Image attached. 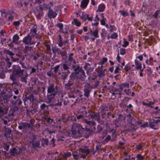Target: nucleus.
I'll return each instance as SVG.
<instances>
[{
    "label": "nucleus",
    "instance_id": "79ce46f5",
    "mask_svg": "<svg viewBox=\"0 0 160 160\" xmlns=\"http://www.w3.org/2000/svg\"><path fill=\"white\" fill-rule=\"evenodd\" d=\"M40 142L38 141H37L36 142H33V143H32L33 147L34 148H39L40 147Z\"/></svg>",
    "mask_w": 160,
    "mask_h": 160
},
{
    "label": "nucleus",
    "instance_id": "de8ad7c7",
    "mask_svg": "<svg viewBox=\"0 0 160 160\" xmlns=\"http://www.w3.org/2000/svg\"><path fill=\"white\" fill-rule=\"evenodd\" d=\"M84 122L89 126H92V125L95 124V122L94 121H88V120L85 119L84 120Z\"/></svg>",
    "mask_w": 160,
    "mask_h": 160
},
{
    "label": "nucleus",
    "instance_id": "c756f323",
    "mask_svg": "<svg viewBox=\"0 0 160 160\" xmlns=\"http://www.w3.org/2000/svg\"><path fill=\"white\" fill-rule=\"evenodd\" d=\"M46 48L45 51V53L49 55H51V46L49 44H47L45 45Z\"/></svg>",
    "mask_w": 160,
    "mask_h": 160
},
{
    "label": "nucleus",
    "instance_id": "69168bd1",
    "mask_svg": "<svg viewBox=\"0 0 160 160\" xmlns=\"http://www.w3.org/2000/svg\"><path fill=\"white\" fill-rule=\"evenodd\" d=\"M59 55H61L62 57L64 58V57H65L66 55H67V52H66L64 51H62V52L60 51V52L59 53Z\"/></svg>",
    "mask_w": 160,
    "mask_h": 160
},
{
    "label": "nucleus",
    "instance_id": "393cba45",
    "mask_svg": "<svg viewBox=\"0 0 160 160\" xmlns=\"http://www.w3.org/2000/svg\"><path fill=\"white\" fill-rule=\"evenodd\" d=\"M89 2V0H82L80 7L82 8H86Z\"/></svg>",
    "mask_w": 160,
    "mask_h": 160
},
{
    "label": "nucleus",
    "instance_id": "9d476101",
    "mask_svg": "<svg viewBox=\"0 0 160 160\" xmlns=\"http://www.w3.org/2000/svg\"><path fill=\"white\" fill-rule=\"evenodd\" d=\"M52 104L49 105H47L45 103H43L40 106V109L43 111V115L45 116H47L49 113V112L48 109L49 106H51Z\"/></svg>",
    "mask_w": 160,
    "mask_h": 160
},
{
    "label": "nucleus",
    "instance_id": "4c0bfd02",
    "mask_svg": "<svg viewBox=\"0 0 160 160\" xmlns=\"http://www.w3.org/2000/svg\"><path fill=\"white\" fill-rule=\"evenodd\" d=\"M16 56H17L18 57L16 58L15 56L14 57L13 56L11 58L12 62H18L19 60V57H20V55L19 54H17L16 55Z\"/></svg>",
    "mask_w": 160,
    "mask_h": 160
},
{
    "label": "nucleus",
    "instance_id": "7c9ffc66",
    "mask_svg": "<svg viewBox=\"0 0 160 160\" xmlns=\"http://www.w3.org/2000/svg\"><path fill=\"white\" fill-rule=\"evenodd\" d=\"M23 127V129H32V126L30 123H27L26 122H22V126Z\"/></svg>",
    "mask_w": 160,
    "mask_h": 160
},
{
    "label": "nucleus",
    "instance_id": "aec40b11",
    "mask_svg": "<svg viewBox=\"0 0 160 160\" xmlns=\"http://www.w3.org/2000/svg\"><path fill=\"white\" fill-rule=\"evenodd\" d=\"M70 103L72 104V106L74 105L77 102V99L75 98L74 95L69 96Z\"/></svg>",
    "mask_w": 160,
    "mask_h": 160
},
{
    "label": "nucleus",
    "instance_id": "1a4fd4ad",
    "mask_svg": "<svg viewBox=\"0 0 160 160\" xmlns=\"http://www.w3.org/2000/svg\"><path fill=\"white\" fill-rule=\"evenodd\" d=\"M22 41L24 43L27 45H32L35 44V42L32 41V37L29 34H28L27 36L25 37Z\"/></svg>",
    "mask_w": 160,
    "mask_h": 160
},
{
    "label": "nucleus",
    "instance_id": "4468645a",
    "mask_svg": "<svg viewBox=\"0 0 160 160\" xmlns=\"http://www.w3.org/2000/svg\"><path fill=\"white\" fill-rule=\"evenodd\" d=\"M108 108L107 106H102L99 109L100 111L99 112V113H100L101 116L103 118V116L105 115L106 113V111H108Z\"/></svg>",
    "mask_w": 160,
    "mask_h": 160
},
{
    "label": "nucleus",
    "instance_id": "7ed1b4c3",
    "mask_svg": "<svg viewBox=\"0 0 160 160\" xmlns=\"http://www.w3.org/2000/svg\"><path fill=\"white\" fill-rule=\"evenodd\" d=\"M90 152L87 147L84 149L81 148L72 154L74 158L76 160L80 159L81 158L84 159L86 156Z\"/></svg>",
    "mask_w": 160,
    "mask_h": 160
},
{
    "label": "nucleus",
    "instance_id": "4d7b16f0",
    "mask_svg": "<svg viewBox=\"0 0 160 160\" xmlns=\"http://www.w3.org/2000/svg\"><path fill=\"white\" fill-rule=\"evenodd\" d=\"M92 33V35H93L95 38H98L99 37L98 35V29H96Z\"/></svg>",
    "mask_w": 160,
    "mask_h": 160
},
{
    "label": "nucleus",
    "instance_id": "c9c22d12",
    "mask_svg": "<svg viewBox=\"0 0 160 160\" xmlns=\"http://www.w3.org/2000/svg\"><path fill=\"white\" fill-rule=\"evenodd\" d=\"M32 56L33 57V60L36 61L40 55L38 52L35 51L34 53L32 54Z\"/></svg>",
    "mask_w": 160,
    "mask_h": 160
},
{
    "label": "nucleus",
    "instance_id": "f03ea898",
    "mask_svg": "<svg viewBox=\"0 0 160 160\" xmlns=\"http://www.w3.org/2000/svg\"><path fill=\"white\" fill-rule=\"evenodd\" d=\"M84 129L81 125L77 123H74L72 125L71 131L72 137L78 138L82 136V133Z\"/></svg>",
    "mask_w": 160,
    "mask_h": 160
},
{
    "label": "nucleus",
    "instance_id": "6e6552de",
    "mask_svg": "<svg viewBox=\"0 0 160 160\" xmlns=\"http://www.w3.org/2000/svg\"><path fill=\"white\" fill-rule=\"evenodd\" d=\"M0 95L2 101H3L5 104H7L9 101L10 98L12 96V94L8 95L4 92H2Z\"/></svg>",
    "mask_w": 160,
    "mask_h": 160
},
{
    "label": "nucleus",
    "instance_id": "bf43d9fd",
    "mask_svg": "<svg viewBox=\"0 0 160 160\" xmlns=\"http://www.w3.org/2000/svg\"><path fill=\"white\" fill-rule=\"evenodd\" d=\"M57 26L58 27L60 30H59V32H62L63 31V24L62 23H59L57 25Z\"/></svg>",
    "mask_w": 160,
    "mask_h": 160
},
{
    "label": "nucleus",
    "instance_id": "338daca9",
    "mask_svg": "<svg viewBox=\"0 0 160 160\" xmlns=\"http://www.w3.org/2000/svg\"><path fill=\"white\" fill-rule=\"evenodd\" d=\"M121 123V120H117V119L115 121V125L116 127H118L119 126Z\"/></svg>",
    "mask_w": 160,
    "mask_h": 160
},
{
    "label": "nucleus",
    "instance_id": "2eb2a0df",
    "mask_svg": "<svg viewBox=\"0 0 160 160\" xmlns=\"http://www.w3.org/2000/svg\"><path fill=\"white\" fill-rule=\"evenodd\" d=\"M84 68L88 74H89L93 70V68L92 67L91 65L89 63H86L84 67Z\"/></svg>",
    "mask_w": 160,
    "mask_h": 160
},
{
    "label": "nucleus",
    "instance_id": "39448f33",
    "mask_svg": "<svg viewBox=\"0 0 160 160\" xmlns=\"http://www.w3.org/2000/svg\"><path fill=\"white\" fill-rule=\"evenodd\" d=\"M75 77L77 79L81 81H84L85 80L86 77L84 71L82 69L77 72H73L70 76V77Z\"/></svg>",
    "mask_w": 160,
    "mask_h": 160
},
{
    "label": "nucleus",
    "instance_id": "603ef678",
    "mask_svg": "<svg viewBox=\"0 0 160 160\" xmlns=\"http://www.w3.org/2000/svg\"><path fill=\"white\" fill-rule=\"evenodd\" d=\"M22 22V20H19L18 21H14L13 22V24L16 26L18 27L21 24V22Z\"/></svg>",
    "mask_w": 160,
    "mask_h": 160
},
{
    "label": "nucleus",
    "instance_id": "c03bdc74",
    "mask_svg": "<svg viewBox=\"0 0 160 160\" xmlns=\"http://www.w3.org/2000/svg\"><path fill=\"white\" fill-rule=\"evenodd\" d=\"M73 85V83L71 82H68L67 83L65 84V88L67 90H68L71 89V87Z\"/></svg>",
    "mask_w": 160,
    "mask_h": 160
},
{
    "label": "nucleus",
    "instance_id": "5fc2aeb1",
    "mask_svg": "<svg viewBox=\"0 0 160 160\" xmlns=\"http://www.w3.org/2000/svg\"><path fill=\"white\" fill-rule=\"evenodd\" d=\"M86 133L88 136L91 135L93 134V131L91 129L89 128H86Z\"/></svg>",
    "mask_w": 160,
    "mask_h": 160
},
{
    "label": "nucleus",
    "instance_id": "774afa93",
    "mask_svg": "<svg viewBox=\"0 0 160 160\" xmlns=\"http://www.w3.org/2000/svg\"><path fill=\"white\" fill-rule=\"evenodd\" d=\"M98 75L99 76L101 77L104 76L105 75V72L104 71L101 70L98 73Z\"/></svg>",
    "mask_w": 160,
    "mask_h": 160
},
{
    "label": "nucleus",
    "instance_id": "4be33fe9",
    "mask_svg": "<svg viewBox=\"0 0 160 160\" xmlns=\"http://www.w3.org/2000/svg\"><path fill=\"white\" fill-rule=\"evenodd\" d=\"M4 128L5 129V133L4 134V137L7 138H10L11 137L10 135L12 132L11 130L9 128H6V126H4Z\"/></svg>",
    "mask_w": 160,
    "mask_h": 160
},
{
    "label": "nucleus",
    "instance_id": "0eeeda50",
    "mask_svg": "<svg viewBox=\"0 0 160 160\" xmlns=\"http://www.w3.org/2000/svg\"><path fill=\"white\" fill-rule=\"evenodd\" d=\"M92 88L90 84H87L84 86L83 90L84 95L87 98H88L90 96V93L91 91Z\"/></svg>",
    "mask_w": 160,
    "mask_h": 160
},
{
    "label": "nucleus",
    "instance_id": "f8f14e48",
    "mask_svg": "<svg viewBox=\"0 0 160 160\" xmlns=\"http://www.w3.org/2000/svg\"><path fill=\"white\" fill-rule=\"evenodd\" d=\"M88 116L92 119L95 120L99 121L100 120V116L99 113H95L93 112H89Z\"/></svg>",
    "mask_w": 160,
    "mask_h": 160
},
{
    "label": "nucleus",
    "instance_id": "423d86ee",
    "mask_svg": "<svg viewBox=\"0 0 160 160\" xmlns=\"http://www.w3.org/2000/svg\"><path fill=\"white\" fill-rule=\"evenodd\" d=\"M156 118L159 119L152 120L149 122L150 127L154 129H158L160 126V117H156Z\"/></svg>",
    "mask_w": 160,
    "mask_h": 160
},
{
    "label": "nucleus",
    "instance_id": "f3484780",
    "mask_svg": "<svg viewBox=\"0 0 160 160\" xmlns=\"http://www.w3.org/2000/svg\"><path fill=\"white\" fill-rule=\"evenodd\" d=\"M111 92L112 93V95H114L115 96L118 95L120 96L122 94V93L118 89L113 87L112 88V91Z\"/></svg>",
    "mask_w": 160,
    "mask_h": 160
},
{
    "label": "nucleus",
    "instance_id": "2f4dec72",
    "mask_svg": "<svg viewBox=\"0 0 160 160\" xmlns=\"http://www.w3.org/2000/svg\"><path fill=\"white\" fill-rule=\"evenodd\" d=\"M58 46L60 47H62L63 46H66L67 45L69 46V44L67 40L62 41L61 42H58Z\"/></svg>",
    "mask_w": 160,
    "mask_h": 160
},
{
    "label": "nucleus",
    "instance_id": "dca6fc26",
    "mask_svg": "<svg viewBox=\"0 0 160 160\" xmlns=\"http://www.w3.org/2000/svg\"><path fill=\"white\" fill-rule=\"evenodd\" d=\"M48 16L50 19L55 18L57 15V13L53 11L52 10L49 9L48 13Z\"/></svg>",
    "mask_w": 160,
    "mask_h": 160
},
{
    "label": "nucleus",
    "instance_id": "ddd939ff",
    "mask_svg": "<svg viewBox=\"0 0 160 160\" xmlns=\"http://www.w3.org/2000/svg\"><path fill=\"white\" fill-rule=\"evenodd\" d=\"M131 121L128 122L129 127L127 130V131L131 132H134L137 129V127L134 124L132 123L133 120H134L133 118H131Z\"/></svg>",
    "mask_w": 160,
    "mask_h": 160
},
{
    "label": "nucleus",
    "instance_id": "8fccbe9b",
    "mask_svg": "<svg viewBox=\"0 0 160 160\" xmlns=\"http://www.w3.org/2000/svg\"><path fill=\"white\" fill-rule=\"evenodd\" d=\"M63 154L64 156V158L66 159V160L68 158L70 157L71 155V153L70 152H64Z\"/></svg>",
    "mask_w": 160,
    "mask_h": 160
},
{
    "label": "nucleus",
    "instance_id": "13d9d810",
    "mask_svg": "<svg viewBox=\"0 0 160 160\" xmlns=\"http://www.w3.org/2000/svg\"><path fill=\"white\" fill-rule=\"evenodd\" d=\"M30 102H33L34 101V97L33 94H30L28 98Z\"/></svg>",
    "mask_w": 160,
    "mask_h": 160
},
{
    "label": "nucleus",
    "instance_id": "3c124183",
    "mask_svg": "<svg viewBox=\"0 0 160 160\" xmlns=\"http://www.w3.org/2000/svg\"><path fill=\"white\" fill-rule=\"evenodd\" d=\"M136 158L138 159V160H145V158L143 156L140 154L137 155Z\"/></svg>",
    "mask_w": 160,
    "mask_h": 160
},
{
    "label": "nucleus",
    "instance_id": "a878e982",
    "mask_svg": "<svg viewBox=\"0 0 160 160\" xmlns=\"http://www.w3.org/2000/svg\"><path fill=\"white\" fill-rule=\"evenodd\" d=\"M11 103L13 105L17 104L19 106L21 105L22 103V101L20 98H18L16 101H11Z\"/></svg>",
    "mask_w": 160,
    "mask_h": 160
},
{
    "label": "nucleus",
    "instance_id": "20e7f679",
    "mask_svg": "<svg viewBox=\"0 0 160 160\" xmlns=\"http://www.w3.org/2000/svg\"><path fill=\"white\" fill-rule=\"evenodd\" d=\"M15 75L20 78V80L25 83H27V79L28 77L27 72L24 69H21L20 67H17L14 71Z\"/></svg>",
    "mask_w": 160,
    "mask_h": 160
},
{
    "label": "nucleus",
    "instance_id": "c85d7f7f",
    "mask_svg": "<svg viewBox=\"0 0 160 160\" xmlns=\"http://www.w3.org/2000/svg\"><path fill=\"white\" fill-rule=\"evenodd\" d=\"M70 73V72L69 71L62 72L61 76V78L63 80L66 79Z\"/></svg>",
    "mask_w": 160,
    "mask_h": 160
},
{
    "label": "nucleus",
    "instance_id": "09e8293b",
    "mask_svg": "<svg viewBox=\"0 0 160 160\" xmlns=\"http://www.w3.org/2000/svg\"><path fill=\"white\" fill-rule=\"evenodd\" d=\"M78 113H81L82 115H83V116L84 118V117H87V111L85 110H84L83 111H81V109H80V110L79 111Z\"/></svg>",
    "mask_w": 160,
    "mask_h": 160
},
{
    "label": "nucleus",
    "instance_id": "0e129e2a",
    "mask_svg": "<svg viewBox=\"0 0 160 160\" xmlns=\"http://www.w3.org/2000/svg\"><path fill=\"white\" fill-rule=\"evenodd\" d=\"M32 4H39L41 3V0H31Z\"/></svg>",
    "mask_w": 160,
    "mask_h": 160
},
{
    "label": "nucleus",
    "instance_id": "72a5a7b5",
    "mask_svg": "<svg viewBox=\"0 0 160 160\" xmlns=\"http://www.w3.org/2000/svg\"><path fill=\"white\" fill-rule=\"evenodd\" d=\"M14 73L13 72V73L10 75V79L13 81L12 84H17V82H16V77Z\"/></svg>",
    "mask_w": 160,
    "mask_h": 160
},
{
    "label": "nucleus",
    "instance_id": "e433bc0d",
    "mask_svg": "<svg viewBox=\"0 0 160 160\" xmlns=\"http://www.w3.org/2000/svg\"><path fill=\"white\" fill-rule=\"evenodd\" d=\"M5 61H6V63L7 68H9L11 67L12 63V62L10 61V59L8 57H7L5 59Z\"/></svg>",
    "mask_w": 160,
    "mask_h": 160
},
{
    "label": "nucleus",
    "instance_id": "473e14b6",
    "mask_svg": "<svg viewBox=\"0 0 160 160\" xmlns=\"http://www.w3.org/2000/svg\"><path fill=\"white\" fill-rule=\"evenodd\" d=\"M124 92H126V94L129 96H131L132 97H134L135 94L134 92H132L131 90L130 89L127 90L125 89L124 90Z\"/></svg>",
    "mask_w": 160,
    "mask_h": 160
},
{
    "label": "nucleus",
    "instance_id": "052dcab7",
    "mask_svg": "<svg viewBox=\"0 0 160 160\" xmlns=\"http://www.w3.org/2000/svg\"><path fill=\"white\" fill-rule=\"evenodd\" d=\"M68 60L70 62H72L74 64H76V63L75 60H74L72 57H71L70 56H69Z\"/></svg>",
    "mask_w": 160,
    "mask_h": 160
},
{
    "label": "nucleus",
    "instance_id": "6ab92c4d",
    "mask_svg": "<svg viewBox=\"0 0 160 160\" xmlns=\"http://www.w3.org/2000/svg\"><path fill=\"white\" fill-rule=\"evenodd\" d=\"M8 112V109L6 108H3L0 106V118L6 114Z\"/></svg>",
    "mask_w": 160,
    "mask_h": 160
},
{
    "label": "nucleus",
    "instance_id": "a211bd4d",
    "mask_svg": "<svg viewBox=\"0 0 160 160\" xmlns=\"http://www.w3.org/2000/svg\"><path fill=\"white\" fill-rule=\"evenodd\" d=\"M53 6V3L51 2H50L49 3L47 4H44L42 7H40V8L42 10L47 9H49H49H50Z\"/></svg>",
    "mask_w": 160,
    "mask_h": 160
},
{
    "label": "nucleus",
    "instance_id": "5701e85b",
    "mask_svg": "<svg viewBox=\"0 0 160 160\" xmlns=\"http://www.w3.org/2000/svg\"><path fill=\"white\" fill-rule=\"evenodd\" d=\"M72 68L73 69L74 71L75 72H77L82 70V68H81L79 65V64H73L72 66Z\"/></svg>",
    "mask_w": 160,
    "mask_h": 160
},
{
    "label": "nucleus",
    "instance_id": "a18cd8bd",
    "mask_svg": "<svg viewBox=\"0 0 160 160\" xmlns=\"http://www.w3.org/2000/svg\"><path fill=\"white\" fill-rule=\"evenodd\" d=\"M135 63L136 66V69H139L141 68V63L138 61H137L136 59L135 60Z\"/></svg>",
    "mask_w": 160,
    "mask_h": 160
},
{
    "label": "nucleus",
    "instance_id": "412c9836",
    "mask_svg": "<svg viewBox=\"0 0 160 160\" xmlns=\"http://www.w3.org/2000/svg\"><path fill=\"white\" fill-rule=\"evenodd\" d=\"M20 150L19 149H17L15 148H13L12 149H10V154L12 156H14L18 155L20 153Z\"/></svg>",
    "mask_w": 160,
    "mask_h": 160
},
{
    "label": "nucleus",
    "instance_id": "bb28decb",
    "mask_svg": "<svg viewBox=\"0 0 160 160\" xmlns=\"http://www.w3.org/2000/svg\"><path fill=\"white\" fill-rule=\"evenodd\" d=\"M53 53L56 55L57 54L58 55H59V53L60 51L59 50L58 48L56 46H55L52 47V49Z\"/></svg>",
    "mask_w": 160,
    "mask_h": 160
},
{
    "label": "nucleus",
    "instance_id": "37998d69",
    "mask_svg": "<svg viewBox=\"0 0 160 160\" xmlns=\"http://www.w3.org/2000/svg\"><path fill=\"white\" fill-rule=\"evenodd\" d=\"M55 160H66V159L64 158L63 154L60 153L58 157L55 158Z\"/></svg>",
    "mask_w": 160,
    "mask_h": 160
},
{
    "label": "nucleus",
    "instance_id": "e2e57ef3",
    "mask_svg": "<svg viewBox=\"0 0 160 160\" xmlns=\"http://www.w3.org/2000/svg\"><path fill=\"white\" fill-rule=\"evenodd\" d=\"M103 129L102 128L100 125H98L97 127V129L96 131H95V133H99Z\"/></svg>",
    "mask_w": 160,
    "mask_h": 160
},
{
    "label": "nucleus",
    "instance_id": "ea45409f",
    "mask_svg": "<svg viewBox=\"0 0 160 160\" xmlns=\"http://www.w3.org/2000/svg\"><path fill=\"white\" fill-rule=\"evenodd\" d=\"M61 64L62 65V67L64 70L66 71H69L68 69L70 68V66L68 64L63 63Z\"/></svg>",
    "mask_w": 160,
    "mask_h": 160
},
{
    "label": "nucleus",
    "instance_id": "f704fd0d",
    "mask_svg": "<svg viewBox=\"0 0 160 160\" xmlns=\"http://www.w3.org/2000/svg\"><path fill=\"white\" fill-rule=\"evenodd\" d=\"M105 7L103 4H100L98 6V9L97 11V12L99 11L100 12H103L105 8Z\"/></svg>",
    "mask_w": 160,
    "mask_h": 160
},
{
    "label": "nucleus",
    "instance_id": "f257e3e1",
    "mask_svg": "<svg viewBox=\"0 0 160 160\" xmlns=\"http://www.w3.org/2000/svg\"><path fill=\"white\" fill-rule=\"evenodd\" d=\"M61 92V88L59 86H55L53 83H49L47 88V98L48 102L51 103L56 95Z\"/></svg>",
    "mask_w": 160,
    "mask_h": 160
},
{
    "label": "nucleus",
    "instance_id": "49530a36",
    "mask_svg": "<svg viewBox=\"0 0 160 160\" xmlns=\"http://www.w3.org/2000/svg\"><path fill=\"white\" fill-rule=\"evenodd\" d=\"M47 116H45L44 117L42 118V119L46 120L47 122L49 123H51L53 121V120L51 119L50 118H47Z\"/></svg>",
    "mask_w": 160,
    "mask_h": 160
},
{
    "label": "nucleus",
    "instance_id": "9b49d317",
    "mask_svg": "<svg viewBox=\"0 0 160 160\" xmlns=\"http://www.w3.org/2000/svg\"><path fill=\"white\" fill-rule=\"evenodd\" d=\"M20 38L18 34L14 35L12 38V42L8 44V45L11 48H13L14 47V44H17L18 43V41Z\"/></svg>",
    "mask_w": 160,
    "mask_h": 160
},
{
    "label": "nucleus",
    "instance_id": "680f3d73",
    "mask_svg": "<svg viewBox=\"0 0 160 160\" xmlns=\"http://www.w3.org/2000/svg\"><path fill=\"white\" fill-rule=\"evenodd\" d=\"M73 21L75 24L77 26L79 27L81 25V22L77 19H74Z\"/></svg>",
    "mask_w": 160,
    "mask_h": 160
},
{
    "label": "nucleus",
    "instance_id": "6e6d98bb",
    "mask_svg": "<svg viewBox=\"0 0 160 160\" xmlns=\"http://www.w3.org/2000/svg\"><path fill=\"white\" fill-rule=\"evenodd\" d=\"M119 13H120L121 14H122V16L125 17L126 16H128V14L126 12H125L123 10H120L119 11Z\"/></svg>",
    "mask_w": 160,
    "mask_h": 160
},
{
    "label": "nucleus",
    "instance_id": "58836bf2",
    "mask_svg": "<svg viewBox=\"0 0 160 160\" xmlns=\"http://www.w3.org/2000/svg\"><path fill=\"white\" fill-rule=\"evenodd\" d=\"M4 52L6 54L9 55L10 58H11L12 57L15 55L14 53L8 49H5L4 51Z\"/></svg>",
    "mask_w": 160,
    "mask_h": 160
},
{
    "label": "nucleus",
    "instance_id": "b1692460",
    "mask_svg": "<svg viewBox=\"0 0 160 160\" xmlns=\"http://www.w3.org/2000/svg\"><path fill=\"white\" fill-rule=\"evenodd\" d=\"M32 47L26 46L23 49L24 52L26 53H28V52L32 53Z\"/></svg>",
    "mask_w": 160,
    "mask_h": 160
},
{
    "label": "nucleus",
    "instance_id": "cd10ccee",
    "mask_svg": "<svg viewBox=\"0 0 160 160\" xmlns=\"http://www.w3.org/2000/svg\"><path fill=\"white\" fill-rule=\"evenodd\" d=\"M36 28H33L31 29L30 30V32L28 34L29 35L32 37V38L35 36L37 34Z\"/></svg>",
    "mask_w": 160,
    "mask_h": 160
},
{
    "label": "nucleus",
    "instance_id": "a19ab883",
    "mask_svg": "<svg viewBox=\"0 0 160 160\" xmlns=\"http://www.w3.org/2000/svg\"><path fill=\"white\" fill-rule=\"evenodd\" d=\"M43 13L42 11L40 12H36V15L38 19H40L42 17Z\"/></svg>",
    "mask_w": 160,
    "mask_h": 160
},
{
    "label": "nucleus",
    "instance_id": "864d4df0",
    "mask_svg": "<svg viewBox=\"0 0 160 160\" xmlns=\"http://www.w3.org/2000/svg\"><path fill=\"white\" fill-rule=\"evenodd\" d=\"M61 64H59L55 66L54 68V72L55 74H56L58 72L59 68Z\"/></svg>",
    "mask_w": 160,
    "mask_h": 160
}]
</instances>
